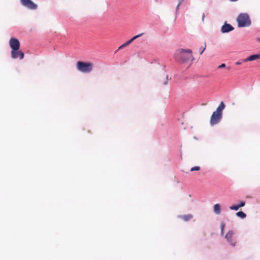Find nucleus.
I'll return each mask as SVG.
<instances>
[{"label": "nucleus", "instance_id": "nucleus-1", "mask_svg": "<svg viewBox=\"0 0 260 260\" xmlns=\"http://www.w3.org/2000/svg\"><path fill=\"white\" fill-rule=\"evenodd\" d=\"M175 59L178 62H186L193 60L192 51L190 49H179L176 51Z\"/></svg>", "mask_w": 260, "mask_h": 260}, {"label": "nucleus", "instance_id": "nucleus-2", "mask_svg": "<svg viewBox=\"0 0 260 260\" xmlns=\"http://www.w3.org/2000/svg\"><path fill=\"white\" fill-rule=\"evenodd\" d=\"M237 21L238 26L240 27L248 26L251 24L249 16L245 13L240 14L237 18Z\"/></svg>", "mask_w": 260, "mask_h": 260}, {"label": "nucleus", "instance_id": "nucleus-3", "mask_svg": "<svg viewBox=\"0 0 260 260\" xmlns=\"http://www.w3.org/2000/svg\"><path fill=\"white\" fill-rule=\"evenodd\" d=\"M93 68V64L89 62H82L79 61L77 62V68L81 72L89 73Z\"/></svg>", "mask_w": 260, "mask_h": 260}, {"label": "nucleus", "instance_id": "nucleus-4", "mask_svg": "<svg viewBox=\"0 0 260 260\" xmlns=\"http://www.w3.org/2000/svg\"><path fill=\"white\" fill-rule=\"evenodd\" d=\"M21 4L30 10H36L38 8L37 4L31 0H20Z\"/></svg>", "mask_w": 260, "mask_h": 260}, {"label": "nucleus", "instance_id": "nucleus-5", "mask_svg": "<svg viewBox=\"0 0 260 260\" xmlns=\"http://www.w3.org/2000/svg\"><path fill=\"white\" fill-rule=\"evenodd\" d=\"M222 115L214 112L210 118V124L211 125H214L217 124L220 121Z\"/></svg>", "mask_w": 260, "mask_h": 260}, {"label": "nucleus", "instance_id": "nucleus-6", "mask_svg": "<svg viewBox=\"0 0 260 260\" xmlns=\"http://www.w3.org/2000/svg\"><path fill=\"white\" fill-rule=\"evenodd\" d=\"M9 45L12 49V50H19L20 46V43L17 39L12 38L9 41Z\"/></svg>", "mask_w": 260, "mask_h": 260}, {"label": "nucleus", "instance_id": "nucleus-7", "mask_svg": "<svg viewBox=\"0 0 260 260\" xmlns=\"http://www.w3.org/2000/svg\"><path fill=\"white\" fill-rule=\"evenodd\" d=\"M11 57L13 59L19 58L20 59H22L24 58V54L19 50H13L11 51Z\"/></svg>", "mask_w": 260, "mask_h": 260}, {"label": "nucleus", "instance_id": "nucleus-8", "mask_svg": "<svg viewBox=\"0 0 260 260\" xmlns=\"http://www.w3.org/2000/svg\"><path fill=\"white\" fill-rule=\"evenodd\" d=\"M234 29V27L230 24L225 23L221 28V31L222 33L228 32Z\"/></svg>", "mask_w": 260, "mask_h": 260}, {"label": "nucleus", "instance_id": "nucleus-9", "mask_svg": "<svg viewBox=\"0 0 260 260\" xmlns=\"http://www.w3.org/2000/svg\"><path fill=\"white\" fill-rule=\"evenodd\" d=\"M234 234V233L233 231H229L225 236V238L229 241V242H230L231 244H232L233 246L235 245V243H233L232 241V238L233 237Z\"/></svg>", "mask_w": 260, "mask_h": 260}, {"label": "nucleus", "instance_id": "nucleus-10", "mask_svg": "<svg viewBox=\"0 0 260 260\" xmlns=\"http://www.w3.org/2000/svg\"><path fill=\"white\" fill-rule=\"evenodd\" d=\"M143 35V33H141V34H139L138 35H136V36L133 37L131 40H128V41H127L125 43H124L122 45H121V46L123 47V48L124 47H125L126 46H127L129 44H130L131 43H132L135 39L138 38L139 37H140Z\"/></svg>", "mask_w": 260, "mask_h": 260}, {"label": "nucleus", "instance_id": "nucleus-11", "mask_svg": "<svg viewBox=\"0 0 260 260\" xmlns=\"http://www.w3.org/2000/svg\"><path fill=\"white\" fill-rule=\"evenodd\" d=\"M260 58V54H253L249 56L247 58L243 59L244 62L256 60Z\"/></svg>", "mask_w": 260, "mask_h": 260}, {"label": "nucleus", "instance_id": "nucleus-12", "mask_svg": "<svg viewBox=\"0 0 260 260\" xmlns=\"http://www.w3.org/2000/svg\"><path fill=\"white\" fill-rule=\"evenodd\" d=\"M225 107V105L223 102H221L219 106L217 107L216 111H214L215 113H217L219 114H220L221 115H222V111L224 109Z\"/></svg>", "mask_w": 260, "mask_h": 260}, {"label": "nucleus", "instance_id": "nucleus-13", "mask_svg": "<svg viewBox=\"0 0 260 260\" xmlns=\"http://www.w3.org/2000/svg\"><path fill=\"white\" fill-rule=\"evenodd\" d=\"M225 107V105L223 102H221L219 106L217 107L216 111H214L215 113H217L219 114H220L221 115H222V111L224 109Z\"/></svg>", "mask_w": 260, "mask_h": 260}, {"label": "nucleus", "instance_id": "nucleus-14", "mask_svg": "<svg viewBox=\"0 0 260 260\" xmlns=\"http://www.w3.org/2000/svg\"><path fill=\"white\" fill-rule=\"evenodd\" d=\"M214 212L216 214H219L221 212V207L219 204H216L214 206Z\"/></svg>", "mask_w": 260, "mask_h": 260}, {"label": "nucleus", "instance_id": "nucleus-15", "mask_svg": "<svg viewBox=\"0 0 260 260\" xmlns=\"http://www.w3.org/2000/svg\"><path fill=\"white\" fill-rule=\"evenodd\" d=\"M191 214L184 215L180 216V218L185 221H187L192 218Z\"/></svg>", "mask_w": 260, "mask_h": 260}, {"label": "nucleus", "instance_id": "nucleus-16", "mask_svg": "<svg viewBox=\"0 0 260 260\" xmlns=\"http://www.w3.org/2000/svg\"><path fill=\"white\" fill-rule=\"evenodd\" d=\"M236 215L241 218H244L246 216V214L242 211H239L236 213Z\"/></svg>", "mask_w": 260, "mask_h": 260}, {"label": "nucleus", "instance_id": "nucleus-17", "mask_svg": "<svg viewBox=\"0 0 260 260\" xmlns=\"http://www.w3.org/2000/svg\"><path fill=\"white\" fill-rule=\"evenodd\" d=\"M168 75H166L165 78L161 80V82L163 85H166L168 84Z\"/></svg>", "mask_w": 260, "mask_h": 260}, {"label": "nucleus", "instance_id": "nucleus-18", "mask_svg": "<svg viewBox=\"0 0 260 260\" xmlns=\"http://www.w3.org/2000/svg\"><path fill=\"white\" fill-rule=\"evenodd\" d=\"M230 209L232 210H238L239 209V207L238 205H233L230 207Z\"/></svg>", "mask_w": 260, "mask_h": 260}, {"label": "nucleus", "instance_id": "nucleus-19", "mask_svg": "<svg viewBox=\"0 0 260 260\" xmlns=\"http://www.w3.org/2000/svg\"><path fill=\"white\" fill-rule=\"evenodd\" d=\"M225 227V223L223 222H222L220 224V228H221V234L222 235L223 234V230Z\"/></svg>", "mask_w": 260, "mask_h": 260}, {"label": "nucleus", "instance_id": "nucleus-20", "mask_svg": "<svg viewBox=\"0 0 260 260\" xmlns=\"http://www.w3.org/2000/svg\"><path fill=\"white\" fill-rule=\"evenodd\" d=\"M200 170V167L199 166H196L193 167L191 168L190 171H199Z\"/></svg>", "mask_w": 260, "mask_h": 260}, {"label": "nucleus", "instance_id": "nucleus-21", "mask_svg": "<svg viewBox=\"0 0 260 260\" xmlns=\"http://www.w3.org/2000/svg\"><path fill=\"white\" fill-rule=\"evenodd\" d=\"M178 4L176 7V10H178L180 5L183 3L184 0H177Z\"/></svg>", "mask_w": 260, "mask_h": 260}, {"label": "nucleus", "instance_id": "nucleus-22", "mask_svg": "<svg viewBox=\"0 0 260 260\" xmlns=\"http://www.w3.org/2000/svg\"><path fill=\"white\" fill-rule=\"evenodd\" d=\"M245 205V202L244 201H241V203H240V204H239L238 205L240 208L241 207L244 206Z\"/></svg>", "mask_w": 260, "mask_h": 260}, {"label": "nucleus", "instance_id": "nucleus-23", "mask_svg": "<svg viewBox=\"0 0 260 260\" xmlns=\"http://www.w3.org/2000/svg\"><path fill=\"white\" fill-rule=\"evenodd\" d=\"M205 48H206V44H205L204 47H201V52H200L201 54H202L203 53V52L205 51Z\"/></svg>", "mask_w": 260, "mask_h": 260}, {"label": "nucleus", "instance_id": "nucleus-24", "mask_svg": "<svg viewBox=\"0 0 260 260\" xmlns=\"http://www.w3.org/2000/svg\"><path fill=\"white\" fill-rule=\"evenodd\" d=\"M225 67V64L224 63H222L221 65L219 66L218 68V69L223 68H224Z\"/></svg>", "mask_w": 260, "mask_h": 260}, {"label": "nucleus", "instance_id": "nucleus-25", "mask_svg": "<svg viewBox=\"0 0 260 260\" xmlns=\"http://www.w3.org/2000/svg\"><path fill=\"white\" fill-rule=\"evenodd\" d=\"M241 63H242V62H239V61H237V62H236L235 63V64H236V65H240V64H241Z\"/></svg>", "mask_w": 260, "mask_h": 260}, {"label": "nucleus", "instance_id": "nucleus-26", "mask_svg": "<svg viewBox=\"0 0 260 260\" xmlns=\"http://www.w3.org/2000/svg\"><path fill=\"white\" fill-rule=\"evenodd\" d=\"M204 18H205V14H204V13H203V16H202V20H203V21L204 20Z\"/></svg>", "mask_w": 260, "mask_h": 260}, {"label": "nucleus", "instance_id": "nucleus-27", "mask_svg": "<svg viewBox=\"0 0 260 260\" xmlns=\"http://www.w3.org/2000/svg\"><path fill=\"white\" fill-rule=\"evenodd\" d=\"M122 48H123V47H122L121 46H121H120L118 47V50H120V49H122Z\"/></svg>", "mask_w": 260, "mask_h": 260}]
</instances>
